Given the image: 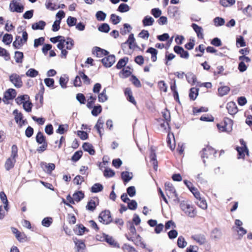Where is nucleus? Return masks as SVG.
I'll use <instances>...</instances> for the list:
<instances>
[{"instance_id":"e2e57ef3","label":"nucleus","mask_w":252,"mask_h":252,"mask_svg":"<svg viewBox=\"0 0 252 252\" xmlns=\"http://www.w3.org/2000/svg\"><path fill=\"white\" fill-rule=\"evenodd\" d=\"M96 99V96L95 95L93 96V95H91L89 99L88 100V102L87 104V107L89 109L92 108L93 107V105L95 103V101Z\"/></svg>"},{"instance_id":"680f3d73","label":"nucleus","mask_w":252,"mask_h":252,"mask_svg":"<svg viewBox=\"0 0 252 252\" xmlns=\"http://www.w3.org/2000/svg\"><path fill=\"white\" fill-rule=\"evenodd\" d=\"M115 174L114 171L110 168H106L103 172V175L106 178L112 177Z\"/></svg>"},{"instance_id":"423d86ee","label":"nucleus","mask_w":252,"mask_h":252,"mask_svg":"<svg viewBox=\"0 0 252 252\" xmlns=\"http://www.w3.org/2000/svg\"><path fill=\"white\" fill-rule=\"evenodd\" d=\"M16 92L14 89H8L4 93L3 98V101L6 103V100H12L16 96Z\"/></svg>"},{"instance_id":"ddd939ff","label":"nucleus","mask_w":252,"mask_h":252,"mask_svg":"<svg viewBox=\"0 0 252 252\" xmlns=\"http://www.w3.org/2000/svg\"><path fill=\"white\" fill-rule=\"evenodd\" d=\"M191 26L196 32L197 37L200 39H203L204 35L202 28L195 23H192Z\"/></svg>"},{"instance_id":"473e14b6","label":"nucleus","mask_w":252,"mask_h":252,"mask_svg":"<svg viewBox=\"0 0 252 252\" xmlns=\"http://www.w3.org/2000/svg\"><path fill=\"white\" fill-rule=\"evenodd\" d=\"M103 189V186L100 183L94 184L91 189V191L93 193H97L101 191Z\"/></svg>"},{"instance_id":"6ab92c4d","label":"nucleus","mask_w":252,"mask_h":252,"mask_svg":"<svg viewBox=\"0 0 252 252\" xmlns=\"http://www.w3.org/2000/svg\"><path fill=\"white\" fill-rule=\"evenodd\" d=\"M132 173L128 171H123L121 173V178L125 183H127L132 179Z\"/></svg>"},{"instance_id":"de8ad7c7","label":"nucleus","mask_w":252,"mask_h":252,"mask_svg":"<svg viewBox=\"0 0 252 252\" xmlns=\"http://www.w3.org/2000/svg\"><path fill=\"white\" fill-rule=\"evenodd\" d=\"M96 19L99 21H103L106 17V14L102 11H98L95 14Z\"/></svg>"},{"instance_id":"b1692460","label":"nucleus","mask_w":252,"mask_h":252,"mask_svg":"<svg viewBox=\"0 0 252 252\" xmlns=\"http://www.w3.org/2000/svg\"><path fill=\"white\" fill-rule=\"evenodd\" d=\"M15 162V159H12L11 158H7L4 165L5 169L7 171H9V170H10L14 167Z\"/></svg>"},{"instance_id":"dca6fc26","label":"nucleus","mask_w":252,"mask_h":252,"mask_svg":"<svg viewBox=\"0 0 252 252\" xmlns=\"http://www.w3.org/2000/svg\"><path fill=\"white\" fill-rule=\"evenodd\" d=\"M82 148L85 151L88 152L90 155H94L95 150L91 144L88 142H85L82 145Z\"/></svg>"},{"instance_id":"f704fd0d","label":"nucleus","mask_w":252,"mask_h":252,"mask_svg":"<svg viewBox=\"0 0 252 252\" xmlns=\"http://www.w3.org/2000/svg\"><path fill=\"white\" fill-rule=\"evenodd\" d=\"M235 149L238 152V158L244 159L245 157L244 153H246L247 154V151L244 148H241L239 146H237Z\"/></svg>"},{"instance_id":"1a4fd4ad","label":"nucleus","mask_w":252,"mask_h":252,"mask_svg":"<svg viewBox=\"0 0 252 252\" xmlns=\"http://www.w3.org/2000/svg\"><path fill=\"white\" fill-rule=\"evenodd\" d=\"M226 108L227 109L228 113L231 115H235L238 110L236 103L233 101H230L227 103L226 105Z\"/></svg>"},{"instance_id":"5701e85b","label":"nucleus","mask_w":252,"mask_h":252,"mask_svg":"<svg viewBox=\"0 0 252 252\" xmlns=\"http://www.w3.org/2000/svg\"><path fill=\"white\" fill-rule=\"evenodd\" d=\"M41 164L45 166V168L46 170L44 169V170L48 174H51L52 172L55 169V165L54 163L42 162Z\"/></svg>"},{"instance_id":"72a5a7b5","label":"nucleus","mask_w":252,"mask_h":252,"mask_svg":"<svg viewBox=\"0 0 252 252\" xmlns=\"http://www.w3.org/2000/svg\"><path fill=\"white\" fill-rule=\"evenodd\" d=\"M192 238L200 245H203L206 242V238L203 235H196L192 236Z\"/></svg>"},{"instance_id":"603ef678","label":"nucleus","mask_w":252,"mask_h":252,"mask_svg":"<svg viewBox=\"0 0 252 252\" xmlns=\"http://www.w3.org/2000/svg\"><path fill=\"white\" fill-rule=\"evenodd\" d=\"M130 81L136 87L140 88L141 87V84L138 79L134 75L132 74L130 78Z\"/></svg>"},{"instance_id":"3c124183","label":"nucleus","mask_w":252,"mask_h":252,"mask_svg":"<svg viewBox=\"0 0 252 252\" xmlns=\"http://www.w3.org/2000/svg\"><path fill=\"white\" fill-rule=\"evenodd\" d=\"M53 0H46L45 6L47 9L51 10H55L57 9V5L52 2Z\"/></svg>"},{"instance_id":"c9c22d12","label":"nucleus","mask_w":252,"mask_h":252,"mask_svg":"<svg viewBox=\"0 0 252 252\" xmlns=\"http://www.w3.org/2000/svg\"><path fill=\"white\" fill-rule=\"evenodd\" d=\"M98 30L102 32L108 33L110 30V28L107 23H103L98 26Z\"/></svg>"},{"instance_id":"e433bc0d","label":"nucleus","mask_w":252,"mask_h":252,"mask_svg":"<svg viewBox=\"0 0 252 252\" xmlns=\"http://www.w3.org/2000/svg\"><path fill=\"white\" fill-rule=\"evenodd\" d=\"M93 110L91 113L94 116H97L102 112V107L100 105L98 104L93 107Z\"/></svg>"},{"instance_id":"6e6552de","label":"nucleus","mask_w":252,"mask_h":252,"mask_svg":"<svg viewBox=\"0 0 252 252\" xmlns=\"http://www.w3.org/2000/svg\"><path fill=\"white\" fill-rule=\"evenodd\" d=\"M150 158L151 161H153V167L155 170L158 169V161L157 160V155L156 150L152 146L150 149Z\"/></svg>"},{"instance_id":"bf43d9fd","label":"nucleus","mask_w":252,"mask_h":252,"mask_svg":"<svg viewBox=\"0 0 252 252\" xmlns=\"http://www.w3.org/2000/svg\"><path fill=\"white\" fill-rule=\"evenodd\" d=\"M45 41L44 37H40L38 38L35 39L34 40L33 46L35 48L43 44Z\"/></svg>"},{"instance_id":"cd10ccee","label":"nucleus","mask_w":252,"mask_h":252,"mask_svg":"<svg viewBox=\"0 0 252 252\" xmlns=\"http://www.w3.org/2000/svg\"><path fill=\"white\" fill-rule=\"evenodd\" d=\"M183 212L190 218H194L196 215V211L192 205L189 206V209H186Z\"/></svg>"},{"instance_id":"aec40b11","label":"nucleus","mask_w":252,"mask_h":252,"mask_svg":"<svg viewBox=\"0 0 252 252\" xmlns=\"http://www.w3.org/2000/svg\"><path fill=\"white\" fill-rule=\"evenodd\" d=\"M103 124L104 120L101 117H100L98 119L97 123L94 126V127L96 129L100 137H101L103 134L101 133V129L103 128Z\"/></svg>"},{"instance_id":"864d4df0","label":"nucleus","mask_w":252,"mask_h":252,"mask_svg":"<svg viewBox=\"0 0 252 252\" xmlns=\"http://www.w3.org/2000/svg\"><path fill=\"white\" fill-rule=\"evenodd\" d=\"M77 23V19L75 17L68 16L66 20V23L69 27L75 26Z\"/></svg>"},{"instance_id":"9b49d317","label":"nucleus","mask_w":252,"mask_h":252,"mask_svg":"<svg viewBox=\"0 0 252 252\" xmlns=\"http://www.w3.org/2000/svg\"><path fill=\"white\" fill-rule=\"evenodd\" d=\"M212 151V152H213L214 149L211 147L207 146L206 148H203L202 151L200 152L201 158L202 159L203 162L205 165L206 163V160L205 158H208V156L209 155V154L208 151Z\"/></svg>"},{"instance_id":"37998d69","label":"nucleus","mask_w":252,"mask_h":252,"mask_svg":"<svg viewBox=\"0 0 252 252\" xmlns=\"http://www.w3.org/2000/svg\"><path fill=\"white\" fill-rule=\"evenodd\" d=\"M14 58L17 63H22L24 58L23 53L20 51H16Z\"/></svg>"},{"instance_id":"052dcab7","label":"nucleus","mask_w":252,"mask_h":252,"mask_svg":"<svg viewBox=\"0 0 252 252\" xmlns=\"http://www.w3.org/2000/svg\"><path fill=\"white\" fill-rule=\"evenodd\" d=\"M110 20L114 25H117L120 22L121 18L115 14H112L110 16Z\"/></svg>"},{"instance_id":"4be33fe9","label":"nucleus","mask_w":252,"mask_h":252,"mask_svg":"<svg viewBox=\"0 0 252 252\" xmlns=\"http://www.w3.org/2000/svg\"><path fill=\"white\" fill-rule=\"evenodd\" d=\"M96 198L98 201L99 200L97 197ZM98 204V202L96 204L94 200L91 199L88 202L86 208L87 210L93 212L95 209Z\"/></svg>"},{"instance_id":"79ce46f5","label":"nucleus","mask_w":252,"mask_h":252,"mask_svg":"<svg viewBox=\"0 0 252 252\" xmlns=\"http://www.w3.org/2000/svg\"><path fill=\"white\" fill-rule=\"evenodd\" d=\"M132 75V72L128 69L123 68L119 73V76L122 78H126Z\"/></svg>"},{"instance_id":"7c9ffc66","label":"nucleus","mask_w":252,"mask_h":252,"mask_svg":"<svg viewBox=\"0 0 252 252\" xmlns=\"http://www.w3.org/2000/svg\"><path fill=\"white\" fill-rule=\"evenodd\" d=\"M198 88H191L189 90V97L191 100H194L198 95Z\"/></svg>"},{"instance_id":"412c9836","label":"nucleus","mask_w":252,"mask_h":252,"mask_svg":"<svg viewBox=\"0 0 252 252\" xmlns=\"http://www.w3.org/2000/svg\"><path fill=\"white\" fill-rule=\"evenodd\" d=\"M128 62V58L125 57L123 58L120 59L117 63L116 67L118 69H121L125 67Z\"/></svg>"},{"instance_id":"58836bf2","label":"nucleus","mask_w":252,"mask_h":252,"mask_svg":"<svg viewBox=\"0 0 252 252\" xmlns=\"http://www.w3.org/2000/svg\"><path fill=\"white\" fill-rule=\"evenodd\" d=\"M83 155V152L81 150L75 152L71 158V160L73 162H77L78 161Z\"/></svg>"},{"instance_id":"f8f14e48","label":"nucleus","mask_w":252,"mask_h":252,"mask_svg":"<svg viewBox=\"0 0 252 252\" xmlns=\"http://www.w3.org/2000/svg\"><path fill=\"white\" fill-rule=\"evenodd\" d=\"M93 53L94 54L96 53V56L97 57H101L102 55L108 56L109 55V52L106 50L101 49L98 47H94L93 50Z\"/></svg>"},{"instance_id":"c756f323","label":"nucleus","mask_w":252,"mask_h":252,"mask_svg":"<svg viewBox=\"0 0 252 252\" xmlns=\"http://www.w3.org/2000/svg\"><path fill=\"white\" fill-rule=\"evenodd\" d=\"M73 197L75 201L77 202L80 201L85 197L84 193L82 190H78L75 191L73 194Z\"/></svg>"},{"instance_id":"69168bd1","label":"nucleus","mask_w":252,"mask_h":252,"mask_svg":"<svg viewBox=\"0 0 252 252\" xmlns=\"http://www.w3.org/2000/svg\"><path fill=\"white\" fill-rule=\"evenodd\" d=\"M162 115L164 119L166 122V125L169 126V122L170 121V113L169 111L166 109L165 111L162 112Z\"/></svg>"},{"instance_id":"4d7b16f0","label":"nucleus","mask_w":252,"mask_h":252,"mask_svg":"<svg viewBox=\"0 0 252 252\" xmlns=\"http://www.w3.org/2000/svg\"><path fill=\"white\" fill-rule=\"evenodd\" d=\"M38 74V71L34 68L29 69L26 73L27 76L35 77Z\"/></svg>"},{"instance_id":"7ed1b4c3","label":"nucleus","mask_w":252,"mask_h":252,"mask_svg":"<svg viewBox=\"0 0 252 252\" xmlns=\"http://www.w3.org/2000/svg\"><path fill=\"white\" fill-rule=\"evenodd\" d=\"M9 80L17 88H21L23 85L21 78L17 74L13 73L10 75Z\"/></svg>"},{"instance_id":"c03bdc74","label":"nucleus","mask_w":252,"mask_h":252,"mask_svg":"<svg viewBox=\"0 0 252 252\" xmlns=\"http://www.w3.org/2000/svg\"><path fill=\"white\" fill-rule=\"evenodd\" d=\"M196 204L202 209H206L207 208V204L206 201L203 198L198 199L196 201Z\"/></svg>"},{"instance_id":"2eb2a0df","label":"nucleus","mask_w":252,"mask_h":252,"mask_svg":"<svg viewBox=\"0 0 252 252\" xmlns=\"http://www.w3.org/2000/svg\"><path fill=\"white\" fill-rule=\"evenodd\" d=\"M11 229L12 233L15 234V237L18 241L20 242L25 241V239L26 238L25 234H22L16 228L12 227Z\"/></svg>"},{"instance_id":"2f4dec72","label":"nucleus","mask_w":252,"mask_h":252,"mask_svg":"<svg viewBox=\"0 0 252 252\" xmlns=\"http://www.w3.org/2000/svg\"><path fill=\"white\" fill-rule=\"evenodd\" d=\"M165 188L166 191H167L170 195H172L176 193L175 189L173 186V185L169 182L165 183Z\"/></svg>"},{"instance_id":"393cba45","label":"nucleus","mask_w":252,"mask_h":252,"mask_svg":"<svg viewBox=\"0 0 252 252\" xmlns=\"http://www.w3.org/2000/svg\"><path fill=\"white\" fill-rule=\"evenodd\" d=\"M35 140L36 142L39 144L47 142L45 136H44L43 133L40 131L37 132L35 137Z\"/></svg>"},{"instance_id":"39448f33","label":"nucleus","mask_w":252,"mask_h":252,"mask_svg":"<svg viewBox=\"0 0 252 252\" xmlns=\"http://www.w3.org/2000/svg\"><path fill=\"white\" fill-rule=\"evenodd\" d=\"M135 38L133 33H130L128 37L127 40L123 44H122L123 47L124 44H128L129 48L130 49H133L135 48L140 49V47L137 45L135 42Z\"/></svg>"},{"instance_id":"f03ea898","label":"nucleus","mask_w":252,"mask_h":252,"mask_svg":"<svg viewBox=\"0 0 252 252\" xmlns=\"http://www.w3.org/2000/svg\"><path fill=\"white\" fill-rule=\"evenodd\" d=\"M19 0H12L11 1L9 8L11 11L22 13L24 9V5L18 2Z\"/></svg>"},{"instance_id":"a878e982","label":"nucleus","mask_w":252,"mask_h":252,"mask_svg":"<svg viewBox=\"0 0 252 252\" xmlns=\"http://www.w3.org/2000/svg\"><path fill=\"white\" fill-rule=\"evenodd\" d=\"M211 236L214 240H218L221 238V232L218 228H215L212 231Z\"/></svg>"},{"instance_id":"4c0bfd02","label":"nucleus","mask_w":252,"mask_h":252,"mask_svg":"<svg viewBox=\"0 0 252 252\" xmlns=\"http://www.w3.org/2000/svg\"><path fill=\"white\" fill-rule=\"evenodd\" d=\"M53 222V219L51 217H48L44 218L42 221L41 224L46 227H49Z\"/></svg>"},{"instance_id":"5fc2aeb1","label":"nucleus","mask_w":252,"mask_h":252,"mask_svg":"<svg viewBox=\"0 0 252 252\" xmlns=\"http://www.w3.org/2000/svg\"><path fill=\"white\" fill-rule=\"evenodd\" d=\"M127 208L131 210H135L137 208V202L133 199L130 200L127 203Z\"/></svg>"},{"instance_id":"6e6d98bb","label":"nucleus","mask_w":252,"mask_h":252,"mask_svg":"<svg viewBox=\"0 0 252 252\" xmlns=\"http://www.w3.org/2000/svg\"><path fill=\"white\" fill-rule=\"evenodd\" d=\"M32 104L30 101H26L23 103V109L27 112H30L32 111Z\"/></svg>"},{"instance_id":"a18cd8bd","label":"nucleus","mask_w":252,"mask_h":252,"mask_svg":"<svg viewBox=\"0 0 252 252\" xmlns=\"http://www.w3.org/2000/svg\"><path fill=\"white\" fill-rule=\"evenodd\" d=\"M235 0H220V3L223 7H228L235 4Z\"/></svg>"},{"instance_id":"49530a36","label":"nucleus","mask_w":252,"mask_h":252,"mask_svg":"<svg viewBox=\"0 0 252 252\" xmlns=\"http://www.w3.org/2000/svg\"><path fill=\"white\" fill-rule=\"evenodd\" d=\"M187 242L186 241L185 238L180 236L178 237L177 240V245L180 248H184L186 247Z\"/></svg>"},{"instance_id":"13d9d810","label":"nucleus","mask_w":252,"mask_h":252,"mask_svg":"<svg viewBox=\"0 0 252 252\" xmlns=\"http://www.w3.org/2000/svg\"><path fill=\"white\" fill-rule=\"evenodd\" d=\"M215 25L217 27L221 26L225 23V20L223 18L220 17H217L214 19Z\"/></svg>"},{"instance_id":"09e8293b","label":"nucleus","mask_w":252,"mask_h":252,"mask_svg":"<svg viewBox=\"0 0 252 252\" xmlns=\"http://www.w3.org/2000/svg\"><path fill=\"white\" fill-rule=\"evenodd\" d=\"M130 7L127 4L122 3L119 5L117 10L120 12L124 13L128 11Z\"/></svg>"},{"instance_id":"bb28decb","label":"nucleus","mask_w":252,"mask_h":252,"mask_svg":"<svg viewBox=\"0 0 252 252\" xmlns=\"http://www.w3.org/2000/svg\"><path fill=\"white\" fill-rule=\"evenodd\" d=\"M154 19L150 16H146L142 20V23L144 27L153 25L154 22Z\"/></svg>"},{"instance_id":"338daca9","label":"nucleus","mask_w":252,"mask_h":252,"mask_svg":"<svg viewBox=\"0 0 252 252\" xmlns=\"http://www.w3.org/2000/svg\"><path fill=\"white\" fill-rule=\"evenodd\" d=\"M76 98L81 104H84L86 102V97L84 94L78 93L76 94Z\"/></svg>"},{"instance_id":"a211bd4d","label":"nucleus","mask_w":252,"mask_h":252,"mask_svg":"<svg viewBox=\"0 0 252 252\" xmlns=\"http://www.w3.org/2000/svg\"><path fill=\"white\" fill-rule=\"evenodd\" d=\"M186 78L189 84L194 85L197 82V78L196 76L192 72H188L186 74Z\"/></svg>"},{"instance_id":"f3484780","label":"nucleus","mask_w":252,"mask_h":252,"mask_svg":"<svg viewBox=\"0 0 252 252\" xmlns=\"http://www.w3.org/2000/svg\"><path fill=\"white\" fill-rule=\"evenodd\" d=\"M46 24V22L42 20H40L38 22H36L32 24V28L33 30H44Z\"/></svg>"},{"instance_id":"a19ab883","label":"nucleus","mask_w":252,"mask_h":252,"mask_svg":"<svg viewBox=\"0 0 252 252\" xmlns=\"http://www.w3.org/2000/svg\"><path fill=\"white\" fill-rule=\"evenodd\" d=\"M106 89H104L100 93L98 96V101L100 102H104L108 99V96L106 94Z\"/></svg>"},{"instance_id":"9d476101","label":"nucleus","mask_w":252,"mask_h":252,"mask_svg":"<svg viewBox=\"0 0 252 252\" xmlns=\"http://www.w3.org/2000/svg\"><path fill=\"white\" fill-rule=\"evenodd\" d=\"M103 241L106 242L110 246L113 247H119V244L115 241L114 239L112 236H110L107 234L103 233Z\"/></svg>"},{"instance_id":"0eeeda50","label":"nucleus","mask_w":252,"mask_h":252,"mask_svg":"<svg viewBox=\"0 0 252 252\" xmlns=\"http://www.w3.org/2000/svg\"><path fill=\"white\" fill-rule=\"evenodd\" d=\"M167 13L171 17L175 18L176 19L179 18L180 11L176 6H169Z\"/></svg>"},{"instance_id":"20e7f679","label":"nucleus","mask_w":252,"mask_h":252,"mask_svg":"<svg viewBox=\"0 0 252 252\" xmlns=\"http://www.w3.org/2000/svg\"><path fill=\"white\" fill-rule=\"evenodd\" d=\"M115 56L114 55H108L103 58L101 62L103 65L106 67H110L115 62Z\"/></svg>"},{"instance_id":"c85d7f7f","label":"nucleus","mask_w":252,"mask_h":252,"mask_svg":"<svg viewBox=\"0 0 252 252\" xmlns=\"http://www.w3.org/2000/svg\"><path fill=\"white\" fill-rule=\"evenodd\" d=\"M230 90V88L227 86H221L218 89L219 95L220 96H223L226 95Z\"/></svg>"},{"instance_id":"4468645a","label":"nucleus","mask_w":252,"mask_h":252,"mask_svg":"<svg viewBox=\"0 0 252 252\" xmlns=\"http://www.w3.org/2000/svg\"><path fill=\"white\" fill-rule=\"evenodd\" d=\"M74 243L77 248V252H86V245L82 240L76 239Z\"/></svg>"},{"instance_id":"8fccbe9b","label":"nucleus","mask_w":252,"mask_h":252,"mask_svg":"<svg viewBox=\"0 0 252 252\" xmlns=\"http://www.w3.org/2000/svg\"><path fill=\"white\" fill-rule=\"evenodd\" d=\"M0 56H3L5 61H9L10 59V54L8 51L1 47H0Z\"/></svg>"},{"instance_id":"f257e3e1","label":"nucleus","mask_w":252,"mask_h":252,"mask_svg":"<svg viewBox=\"0 0 252 252\" xmlns=\"http://www.w3.org/2000/svg\"><path fill=\"white\" fill-rule=\"evenodd\" d=\"M98 219L100 222L105 224H108L112 222L111 213L110 211L107 210L102 211L100 213Z\"/></svg>"},{"instance_id":"ea45409f","label":"nucleus","mask_w":252,"mask_h":252,"mask_svg":"<svg viewBox=\"0 0 252 252\" xmlns=\"http://www.w3.org/2000/svg\"><path fill=\"white\" fill-rule=\"evenodd\" d=\"M13 39V36L11 34L5 33L2 38V42L6 45H9Z\"/></svg>"},{"instance_id":"774afa93","label":"nucleus","mask_w":252,"mask_h":252,"mask_svg":"<svg viewBox=\"0 0 252 252\" xmlns=\"http://www.w3.org/2000/svg\"><path fill=\"white\" fill-rule=\"evenodd\" d=\"M68 127L67 125H60L58 128L56 130V132L61 134H63L64 133Z\"/></svg>"},{"instance_id":"0e129e2a","label":"nucleus","mask_w":252,"mask_h":252,"mask_svg":"<svg viewBox=\"0 0 252 252\" xmlns=\"http://www.w3.org/2000/svg\"><path fill=\"white\" fill-rule=\"evenodd\" d=\"M26 98H29V96L27 94L22 95L18 96L15 99V101L18 105H20L21 104H23V103H24L25 101H26L25 100Z\"/></svg>"}]
</instances>
